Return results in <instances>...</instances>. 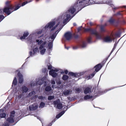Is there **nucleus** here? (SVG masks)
I'll use <instances>...</instances> for the list:
<instances>
[{"mask_svg":"<svg viewBox=\"0 0 126 126\" xmlns=\"http://www.w3.org/2000/svg\"><path fill=\"white\" fill-rule=\"evenodd\" d=\"M81 1H79V3L75 4L74 6L70 7L67 11L60 16L55 21H54L48 23L45 27V29L48 30L51 28V31L53 30L58 26H60L59 24L62 21L63 24H66L70 20L71 14H73L78 7H81Z\"/></svg>","mask_w":126,"mask_h":126,"instance_id":"obj_1","label":"nucleus"},{"mask_svg":"<svg viewBox=\"0 0 126 126\" xmlns=\"http://www.w3.org/2000/svg\"><path fill=\"white\" fill-rule=\"evenodd\" d=\"M41 39L43 38V39L40 40V52L41 54H44L46 51L45 48L46 46V42L45 41L46 38L45 37H42V36H40Z\"/></svg>","mask_w":126,"mask_h":126,"instance_id":"obj_2","label":"nucleus"},{"mask_svg":"<svg viewBox=\"0 0 126 126\" xmlns=\"http://www.w3.org/2000/svg\"><path fill=\"white\" fill-rule=\"evenodd\" d=\"M48 69H51L49 72V74L53 77H55L57 76V74L55 72L59 71V69L55 68L52 67V66L49 64L48 65Z\"/></svg>","mask_w":126,"mask_h":126,"instance_id":"obj_3","label":"nucleus"},{"mask_svg":"<svg viewBox=\"0 0 126 126\" xmlns=\"http://www.w3.org/2000/svg\"><path fill=\"white\" fill-rule=\"evenodd\" d=\"M60 30V29H59L58 32L57 31L55 33L52 34H51L50 35V36L49 38V39H51V40H50V41H51L48 44V47L49 48L51 49L52 47V42L53 41V40L55 38L57 34Z\"/></svg>","mask_w":126,"mask_h":126,"instance_id":"obj_4","label":"nucleus"},{"mask_svg":"<svg viewBox=\"0 0 126 126\" xmlns=\"http://www.w3.org/2000/svg\"><path fill=\"white\" fill-rule=\"evenodd\" d=\"M11 113V114L10 117L8 118L7 119L6 122L4 124L5 126H8L9 125V123H13L14 122L13 119L14 115L13 114L15 113V112L14 111H13Z\"/></svg>","mask_w":126,"mask_h":126,"instance_id":"obj_5","label":"nucleus"},{"mask_svg":"<svg viewBox=\"0 0 126 126\" xmlns=\"http://www.w3.org/2000/svg\"><path fill=\"white\" fill-rule=\"evenodd\" d=\"M53 103L54 105H57V107L59 109H61L63 108L62 104L60 102V100L59 99L56 101H54L53 102Z\"/></svg>","mask_w":126,"mask_h":126,"instance_id":"obj_6","label":"nucleus"},{"mask_svg":"<svg viewBox=\"0 0 126 126\" xmlns=\"http://www.w3.org/2000/svg\"><path fill=\"white\" fill-rule=\"evenodd\" d=\"M113 39V36L112 35L107 36L105 37L103 41L105 42H109L111 41Z\"/></svg>","mask_w":126,"mask_h":126,"instance_id":"obj_7","label":"nucleus"},{"mask_svg":"<svg viewBox=\"0 0 126 126\" xmlns=\"http://www.w3.org/2000/svg\"><path fill=\"white\" fill-rule=\"evenodd\" d=\"M13 8V7L11 6H9L8 7H6L4 8L3 9V12L5 13L8 15L10 14L11 12L10 10H12Z\"/></svg>","mask_w":126,"mask_h":126,"instance_id":"obj_8","label":"nucleus"},{"mask_svg":"<svg viewBox=\"0 0 126 126\" xmlns=\"http://www.w3.org/2000/svg\"><path fill=\"white\" fill-rule=\"evenodd\" d=\"M72 34L71 32H66L64 35V37L67 40L70 39L71 37Z\"/></svg>","mask_w":126,"mask_h":126,"instance_id":"obj_9","label":"nucleus"},{"mask_svg":"<svg viewBox=\"0 0 126 126\" xmlns=\"http://www.w3.org/2000/svg\"><path fill=\"white\" fill-rule=\"evenodd\" d=\"M91 92V89L89 87H87L86 88L84 91V93L86 94L88 93H90Z\"/></svg>","mask_w":126,"mask_h":126,"instance_id":"obj_10","label":"nucleus"},{"mask_svg":"<svg viewBox=\"0 0 126 126\" xmlns=\"http://www.w3.org/2000/svg\"><path fill=\"white\" fill-rule=\"evenodd\" d=\"M102 66L101 64H98L95 66V71L96 72L98 71L101 68Z\"/></svg>","mask_w":126,"mask_h":126,"instance_id":"obj_11","label":"nucleus"},{"mask_svg":"<svg viewBox=\"0 0 126 126\" xmlns=\"http://www.w3.org/2000/svg\"><path fill=\"white\" fill-rule=\"evenodd\" d=\"M52 90L51 87L49 86H47L45 88V91L47 92H49Z\"/></svg>","mask_w":126,"mask_h":126,"instance_id":"obj_12","label":"nucleus"},{"mask_svg":"<svg viewBox=\"0 0 126 126\" xmlns=\"http://www.w3.org/2000/svg\"><path fill=\"white\" fill-rule=\"evenodd\" d=\"M93 96H90V95H85L84 97V99L85 100H87V99H89L91 98H92Z\"/></svg>","mask_w":126,"mask_h":126,"instance_id":"obj_13","label":"nucleus"},{"mask_svg":"<svg viewBox=\"0 0 126 126\" xmlns=\"http://www.w3.org/2000/svg\"><path fill=\"white\" fill-rule=\"evenodd\" d=\"M29 33L28 32H26L24 33L23 34V36L20 37V39H24L28 35Z\"/></svg>","mask_w":126,"mask_h":126,"instance_id":"obj_14","label":"nucleus"},{"mask_svg":"<svg viewBox=\"0 0 126 126\" xmlns=\"http://www.w3.org/2000/svg\"><path fill=\"white\" fill-rule=\"evenodd\" d=\"M70 93V91L69 90H67L64 91L63 93L64 95H67L69 94Z\"/></svg>","mask_w":126,"mask_h":126,"instance_id":"obj_15","label":"nucleus"},{"mask_svg":"<svg viewBox=\"0 0 126 126\" xmlns=\"http://www.w3.org/2000/svg\"><path fill=\"white\" fill-rule=\"evenodd\" d=\"M45 103L43 102H41L40 103V108H42L44 107L45 106Z\"/></svg>","mask_w":126,"mask_h":126,"instance_id":"obj_16","label":"nucleus"},{"mask_svg":"<svg viewBox=\"0 0 126 126\" xmlns=\"http://www.w3.org/2000/svg\"><path fill=\"white\" fill-rule=\"evenodd\" d=\"M54 96L50 95L48 96V99L49 100H51L54 98Z\"/></svg>","mask_w":126,"mask_h":126,"instance_id":"obj_17","label":"nucleus"},{"mask_svg":"<svg viewBox=\"0 0 126 126\" xmlns=\"http://www.w3.org/2000/svg\"><path fill=\"white\" fill-rule=\"evenodd\" d=\"M118 87H111V88H110L108 89H106V91H109L113 89H114L115 88H118Z\"/></svg>","mask_w":126,"mask_h":126,"instance_id":"obj_18","label":"nucleus"},{"mask_svg":"<svg viewBox=\"0 0 126 126\" xmlns=\"http://www.w3.org/2000/svg\"><path fill=\"white\" fill-rule=\"evenodd\" d=\"M6 116V114L4 113H2L0 114V117L1 118H4Z\"/></svg>","mask_w":126,"mask_h":126,"instance_id":"obj_19","label":"nucleus"},{"mask_svg":"<svg viewBox=\"0 0 126 126\" xmlns=\"http://www.w3.org/2000/svg\"><path fill=\"white\" fill-rule=\"evenodd\" d=\"M23 92H26L28 90L27 88L25 87H24L23 88Z\"/></svg>","mask_w":126,"mask_h":126,"instance_id":"obj_20","label":"nucleus"},{"mask_svg":"<svg viewBox=\"0 0 126 126\" xmlns=\"http://www.w3.org/2000/svg\"><path fill=\"white\" fill-rule=\"evenodd\" d=\"M75 90L76 91L78 92L81 91L82 90L81 89L79 88H76L75 89Z\"/></svg>","mask_w":126,"mask_h":126,"instance_id":"obj_21","label":"nucleus"},{"mask_svg":"<svg viewBox=\"0 0 126 126\" xmlns=\"http://www.w3.org/2000/svg\"><path fill=\"white\" fill-rule=\"evenodd\" d=\"M69 74L70 75L73 76L75 77L76 76V74L73 73L72 72L70 73Z\"/></svg>","mask_w":126,"mask_h":126,"instance_id":"obj_22","label":"nucleus"},{"mask_svg":"<svg viewBox=\"0 0 126 126\" xmlns=\"http://www.w3.org/2000/svg\"><path fill=\"white\" fill-rule=\"evenodd\" d=\"M65 73V74H67V73H68V71H67V70H64V72H63V71H61V74H63V73Z\"/></svg>","mask_w":126,"mask_h":126,"instance_id":"obj_23","label":"nucleus"},{"mask_svg":"<svg viewBox=\"0 0 126 126\" xmlns=\"http://www.w3.org/2000/svg\"><path fill=\"white\" fill-rule=\"evenodd\" d=\"M68 76L66 75H63V77L62 79H68Z\"/></svg>","mask_w":126,"mask_h":126,"instance_id":"obj_24","label":"nucleus"},{"mask_svg":"<svg viewBox=\"0 0 126 126\" xmlns=\"http://www.w3.org/2000/svg\"><path fill=\"white\" fill-rule=\"evenodd\" d=\"M61 116L59 113V114H58L56 116V118L57 119H58Z\"/></svg>","mask_w":126,"mask_h":126,"instance_id":"obj_25","label":"nucleus"},{"mask_svg":"<svg viewBox=\"0 0 126 126\" xmlns=\"http://www.w3.org/2000/svg\"><path fill=\"white\" fill-rule=\"evenodd\" d=\"M13 84L16 85L17 83V81L16 79H14L13 83Z\"/></svg>","mask_w":126,"mask_h":126,"instance_id":"obj_26","label":"nucleus"},{"mask_svg":"<svg viewBox=\"0 0 126 126\" xmlns=\"http://www.w3.org/2000/svg\"><path fill=\"white\" fill-rule=\"evenodd\" d=\"M86 45V44L85 43H83L82 45V47H85Z\"/></svg>","mask_w":126,"mask_h":126,"instance_id":"obj_27","label":"nucleus"},{"mask_svg":"<svg viewBox=\"0 0 126 126\" xmlns=\"http://www.w3.org/2000/svg\"><path fill=\"white\" fill-rule=\"evenodd\" d=\"M18 76L19 77V78H22V75L20 73L18 72Z\"/></svg>","mask_w":126,"mask_h":126,"instance_id":"obj_28","label":"nucleus"},{"mask_svg":"<svg viewBox=\"0 0 126 126\" xmlns=\"http://www.w3.org/2000/svg\"><path fill=\"white\" fill-rule=\"evenodd\" d=\"M64 111H63L59 113L62 116L63 114H64Z\"/></svg>","mask_w":126,"mask_h":126,"instance_id":"obj_29","label":"nucleus"},{"mask_svg":"<svg viewBox=\"0 0 126 126\" xmlns=\"http://www.w3.org/2000/svg\"><path fill=\"white\" fill-rule=\"evenodd\" d=\"M37 50V47L35 48L34 49H33V51L34 52H36Z\"/></svg>","mask_w":126,"mask_h":126,"instance_id":"obj_30","label":"nucleus"},{"mask_svg":"<svg viewBox=\"0 0 126 126\" xmlns=\"http://www.w3.org/2000/svg\"><path fill=\"white\" fill-rule=\"evenodd\" d=\"M55 82L54 80H52L51 81V83L53 84H55Z\"/></svg>","mask_w":126,"mask_h":126,"instance_id":"obj_31","label":"nucleus"},{"mask_svg":"<svg viewBox=\"0 0 126 126\" xmlns=\"http://www.w3.org/2000/svg\"><path fill=\"white\" fill-rule=\"evenodd\" d=\"M27 1L26 2H23L22 4V6H23L25 4H27Z\"/></svg>","mask_w":126,"mask_h":126,"instance_id":"obj_32","label":"nucleus"},{"mask_svg":"<svg viewBox=\"0 0 126 126\" xmlns=\"http://www.w3.org/2000/svg\"><path fill=\"white\" fill-rule=\"evenodd\" d=\"M91 38H89L88 39V41L90 43L91 42Z\"/></svg>","mask_w":126,"mask_h":126,"instance_id":"obj_33","label":"nucleus"},{"mask_svg":"<svg viewBox=\"0 0 126 126\" xmlns=\"http://www.w3.org/2000/svg\"><path fill=\"white\" fill-rule=\"evenodd\" d=\"M52 125V122L50 123L49 125H48V126H51Z\"/></svg>","mask_w":126,"mask_h":126,"instance_id":"obj_34","label":"nucleus"},{"mask_svg":"<svg viewBox=\"0 0 126 126\" xmlns=\"http://www.w3.org/2000/svg\"><path fill=\"white\" fill-rule=\"evenodd\" d=\"M19 6H18L16 8H15V10H16L17 9H18L19 8Z\"/></svg>","mask_w":126,"mask_h":126,"instance_id":"obj_35","label":"nucleus"},{"mask_svg":"<svg viewBox=\"0 0 126 126\" xmlns=\"http://www.w3.org/2000/svg\"><path fill=\"white\" fill-rule=\"evenodd\" d=\"M22 79H20V80H19V82H22Z\"/></svg>","mask_w":126,"mask_h":126,"instance_id":"obj_36","label":"nucleus"},{"mask_svg":"<svg viewBox=\"0 0 126 126\" xmlns=\"http://www.w3.org/2000/svg\"><path fill=\"white\" fill-rule=\"evenodd\" d=\"M84 72H82V73H80V74H79V75H81L83 74H84Z\"/></svg>","mask_w":126,"mask_h":126,"instance_id":"obj_37","label":"nucleus"},{"mask_svg":"<svg viewBox=\"0 0 126 126\" xmlns=\"http://www.w3.org/2000/svg\"><path fill=\"white\" fill-rule=\"evenodd\" d=\"M89 24L91 25H92L93 24V23L91 22H90Z\"/></svg>","mask_w":126,"mask_h":126,"instance_id":"obj_38","label":"nucleus"},{"mask_svg":"<svg viewBox=\"0 0 126 126\" xmlns=\"http://www.w3.org/2000/svg\"><path fill=\"white\" fill-rule=\"evenodd\" d=\"M61 83V81H59L58 82V84H60Z\"/></svg>","mask_w":126,"mask_h":126,"instance_id":"obj_39","label":"nucleus"},{"mask_svg":"<svg viewBox=\"0 0 126 126\" xmlns=\"http://www.w3.org/2000/svg\"><path fill=\"white\" fill-rule=\"evenodd\" d=\"M95 73H94V74H92V75H91L92 76V77H93V76H94V74H95Z\"/></svg>","mask_w":126,"mask_h":126,"instance_id":"obj_40","label":"nucleus"},{"mask_svg":"<svg viewBox=\"0 0 126 126\" xmlns=\"http://www.w3.org/2000/svg\"><path fill=\"white\" fill-rule=\"evenodd\" d=\"M77 48V47H73V49H76Z\"/></svg>","mask_w":126,"mask_h":126,"instance_id":"obj_41","label":"nucleus"},{"mask_svg":"<svg viewBox=\"0 0 126 126\" xmlns=\"http://www.w3.org/2000/svg\"><path fill=\"white\" fill-rule=\"evenodd\" d=\"M54 85H52V88H53L54 87Z\"/></svg>","mask_w":126,"mask_h":126,"instance_id":"obj_42","label":"nucleus"},{"mask_svg":"<svg viewBox=\"0 0 126 126\" xmlns=\"http://www.w3.org/2000/svg\"><path fill=\"white\" fill-rule=\"evenodd\" d=\"M46 79H40V80H42V81H43H43H44V80H46Z\"/></svg>","mask_w":126,"mask_h":126,"instance_id":"obj_43","label":"nucleus"},{"mask_svg":"<svg viewBox=\"0 0 126 126\" xmlns=\"http://www.w3.org/2000/svg\"><path fill=\"white\" fill-rule=\"evenodd\" d=\"M2 110H0V112H2Z\"/></svg>","mask_w":126,"mask_h":126,"instance_id":"obj_44","label":"nucleus"},{"mask_svg":"<svg viewBox=\"0 0 126 126\" xmlns=\"http://www.w3.org/2000/svg\"><path fill=\"white\" fill-rule=\"evenodd\" d=\"M74 25L75 26V25H76V24L75 23H74Z\"/></svg>","mask_w":126,"mask_h":126,"instance_id":"obj_45","label":"nucleus"},{"mask_svg":"<svg viewBox=\"0 0 126 126\" xmlns=\"http://www.w3.org/2000/svg\"><path fill=\"white\" fill-rule=\"evenodd\" d=\"M89 29H86V31H89Z\"/></svg>","mask_w":126,"mask_h":126,"instance_id":"obj_46","label":"nucleus"},{"mask_svg":"<svg viewBox=\"0 0 126 126\" xmlns=\"http://www.w3.org/2000/svg\"><path fill=\"white\" fill-rule=\"evenodd\" d=\"M39 41V40H36V41H37V42H38Z\"/></svg>","mask_w":126,"mask_h":126,"instance_id":"obj_47","label":"nucleus"},{"mask_svg":"<svg viewBox=\"0 0 126 126\" xmlns=\"http://www.w3.org/2000/svg\"><path fill=\"white\" fill-rule=\"evenodd\" d=\"M46 83L45 84H44V86H46Z\"/></svg>","mask_w":126,"mask_h":126,"instance_id":"obj_48","label":"nucleus"},{"mask_svg":"<svg viewBox=\"0 0 126 126\" xmlns=\"http://www.w3.org/2000/svg\"><path fill=\"white\" fill-rule=\"evenodd\" d=\"M101 30L102 31H103V30H102V28L101 27Z\"/></svg>","mask_w":126,"mask_h":126,"instance_id":"obj_49","label":"nucleus"},{"mask_svg":"<svg viewBox=\"0 0 126 126\" xmlns=\"http://www.w3.org/2000/svg\"><path fill=\"white\" fill-rule=\"evenodd\" d=\"M64 80H67L68 79H63Z\"/></svg>","mask_w":126,"mask_h":126,"instance_id":"obj_50","label":"nucleus"},{"mask_svg":"<svg viewBox=\"0 0 126 126\" xmlns=\"http://www.w3.org/2000/svg\"><path fill=\"white\" fill-rule=\"evenodd\" d=\"M40 99H41V96H40Z\"/></svg>","mask_w":126,"mask_h":126,"instance_id":"obj_51","label":"nucleus"},{"mask_svg":"<svg viewBox=\"0 0 126 126\" xmlns=\"http://www.w3.org/2000/svg\"><path fill=\"white\" fill-rule=\"evenodd\" d=\"M40 121H41V122L42 123V121L40 119Z\"/></svg>","mask_w":126,"mask_h":126,"instance_id":"obj_52","label":"nucleus"},{"mask_svg":"<svg viewBox=\"0 0 126 126\" xmlns=\"http://www.w3.org/2000/svg\"><path fill=\"white\" fill-rule=\"evenodd\" d=\"M6 3H8V2H6Z\"/></svg>","mask_w":126,"mask_h":126,"instance_id":"obj_53","label":"nucleus"},{"mask_svg":"<svg viewBox=\"0 0 126 126\" xmlns=\"http://www.w3.org/2000/svg\"><path fill=\"white\" fill-rule=\"evenodd\" d=\"M6 3H8V2H6Z\"/></svg>","mask_w":126,"mask_h":126,"instance_id":"obj_54","label":"nucleus"},{"mask_svg":"<svg viewBox=\"0 0 126 126\" xmlns=\"http://www.w3.org/2000/svg\"><path fill=\"white\" fill-rule=\"evenodd\" d=\"M41 85V84L40 83V85Z\"/></svg>","mask_w":126,"mask_h":126,"instance_id":"obj_55","label":"nucleus"}]
</instances>
